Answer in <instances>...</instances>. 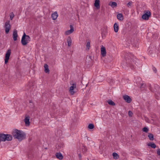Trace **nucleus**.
Returning a JSON list of instances; mask_svg holds the SVG:
<instances>
[{
    "mask_svg": "<svg viewBox=\"0 0 160 160\" xmlns=\"http://www.w3.org/2000/svg\"><path fill=\"white\" fill-rule=\"evenodd\" d=\"M114 31L115 32H117L118 30V25L116 23H115L113 26Z\"/></svg>",
    "mask_w": 160,
    "mask_h": 160,
    "instance_id": "a211bd4d",
    "label": "nucleus"
},
{
    "mask_svg": "<svg viewBox=\"0 0 160 160\" xmlns=\"http://www.w3.org/2000/svg\"><path fill=\"white\" fill-rule=\"evenodd\" d=\"M128 114L129 116L131 117L132 116L133 113H132V112L131 111H129L128 112Z\"/></svg>",
    "mask_w": 160,
    "mask_h": 160,
    "instance_id": "7c9ffc66",
    "label": "nucleus"
},
{
    "mask_svg": "<svg viewBox=\"0 0 160 160\" xmlns=\"http://www.w3.org/2000/svg\"><path fill=\"white\" fill-rule=\"evenodd\" d=\"M68 45V47H70L72 44V40L70 37H68L67 39Z\"/></svg>",
    "mask_w": 160,
    "mask_h": 160,
    "instance_id": "f3484780",
    "label": "nucleus"
},
{
    "mask_svg": "<svg viewBox=\"0 0 160 160\" xmlns=\"http://www.w3.org/2000/svg\"><path fill=\"white\" fill-rule=\"evenodd\" d=\"M152 70H153V71L155 73H156L157 72V70L156 68L155 67H153Z\"/></svg>",
    "mask_w": 160,
    "mask_h": 160,
    "instance_id": "2f4dec72",
    "label": "nucleus"
},
{
    "mask_svg": "<svg viewBox=\"0 0 160 160\" xmlns=\"http://www.w3.org/2000/svg\"><path fill=\"white\" fill-rule=\"evenodd\" d=\"M94 127V125L92 124H90L88 126V128L91 129H93Z\"/></svg>",
    "mask_w": 160,
    "mask_h": 160,
    "instance_id": "c85d7f7f",
    "label": "nucleus"
},
{
    "mask_svg": "<svg viewBox=\"0 0 160 160\" xmlns=\"http://www.w3.org/2000/svg\"><path fill=\"white\" fill-rule=\"evenodd\" d=\"M148 145L149 146H150L153 148H155L156 147V145L154 143L150 142L148 144Z\"/></svg>",
    "mask_w": 160,
    "mask_h": 160,
    "instance_id": "b1692460",
    "label": "nucleus"
},
{
    "mask_svg": "<svg viewBox=\"0 0 160 160\" xmlns=\"http://www.w3.org/2000/svg\"><path fill=\"white\" fill-rule=\"evenodd\" d=\"M124 99L128 103H130L131 101V99L130 97L128 95H125L123 96Z\"/></svg>",
    "mask_w": 160,
    "mask_h": 160,
    "instance_id": "4468645a",
    "label": "nucleus"
},
{
    "mask_svg": "<svg viewBox=\"0 0 160 160\" xmlns=\"http://www.w3.org/2000/svg\"><path fill=\"white\" fill-rule=\"evenodd\" d=\"M30 38L28 35H26L25 33L24 32L22 37L21 42L23 45H27L30 41Z\"/></svg>",
    "mask_w": 160,
    "mask_h": 160,
    "instance_id": "7ed1b4c3",
    "label": "nucleus"
},
{
    "mask_svg": "<svg viewBox=\"0 0 160 160\" xmlns=\"http://www.w3.org/2000/svg\"><path fill=\"white\" fill-rule=\"evenodd\" d=\"M44 71L46 73H49V70L48 68V67L47 64H45L44 65Z\"/></svg>",
    "mask_w": 160,
    "mask_h": 160,
    "instance_id": "412c9836",
    "label": "nucleus"
},
{
    "mask_svg": "<svg viewBox=\"0 0 160 160\" xmlns=\"http://www.w3.org/2000/svg\"><path fill=\"white\" fill-rule=\"evenodd\" d=\"M77 91L75 83H71V86L69 88V92L72 95H73Z\"/></svg>",
    "mask_w": 160,
    "mask_h": 160,
    "instance_id": "20e7f679",
    "label": "nucleus"
},
{
    "mask_svg": "<svg viewBox=\"0 0 160 160\" xmlns=\"http://www.w3.org/2000/svg\"><path fill=\"white\" fill-rule=\"evenodd\" d=\"M117 18L120 21H122L123 18L122 15L121 13H119L117 15Z\"/></svg>",
    "mask_w": 160,
    "mask_h": 160,
    "instance_id": "aec40b11",
    "label": "nucleus"
},
{
    "mask_svg": "<svg viewBox=\"0 0 160 160\" xmlns=\"http://www.w3.org/2000/svg\"><path fill=\"white\" fill-rule=\"evenodd\" d=\"M83 149H84L85 150L86 149V148L85 147H83Z\"/></svg>",
    "mask_w": 160,
    "mask_h": 160,
    "instance_id": "e433bc0d",
    "label": "nucleus"
},
{
    "mask_svg": "<svg viewBox=\"0 0 160 160\" xmlns=\"http://www.w3.org/2000/svg\"><path fill=\"white\" fill-rule=\"evenodd\" d=\"M145 120L146 121V122H150V123L151 122H149V121H148V118H146Z\"/></svg>",
    "mask_w": 160,
    "mask_h": 160,
    "instance_id": "f704fd0d",
    "label": "nucleus"
},
{
    "mask_svg": "<svg viewBox=\"0 0 160 160\" xmlns=\"http://www.w3.org/2000/svg\"><path fill=\"white\" fill-rule=\"evenodd\" d=\"M70 30L66 31L64 32V34L68 35L72 33L74 31V28L72 25L70 26Z\"/></svg>",
    "mask_w": 160,
    "mask_h": 160,
    "instance_id": "6e6552de",
    "label": "nucleus"
},
{
    "mask_svg": "<svg viewBox=\"0 0 160 160\" xmlns=\"http://www.w3.org/2000/svg\"><path fill=\"white\" fill-rule=\"evenodd\" d=\"M12 134L14 138L19 141H21L25 138V134L22 131L15 129L13 131Z\"/></svg>",
    "mask_w": 160,
    "mask_h": 160,
    "instance_id": "f257e3e1",
    "label": "nucleus"
},
{
    "mask_svg": "<svg viewBox=\"0 0 160 160\" xmlns=\"http://www.w3.org/2000/svg\"><path fill=\"white\" fill-rule=\"evenodd\" d=\"M138 86L142 90H143L145 89L146 85L142 82L138 84Z\"/></svg>",
    "mask_w": 160,
    "mask_h": 160,
    "instance_id": "9b49d317",
    "label": "nucleus"
},
{
    "mask_svg": "<svg viewBox=\"0 0 160 160\" xmlns=\"http://www.w3.org/2000/svg\"><path fill=\"white\" fill-rule=\"evenodd\" d=\"M30 117L29 115H26L25 116L24 121L25 123V125L26 127H28L30 125Z\"/></svg>",
    "mask_w": 160,
    "mask_h": 160,
    "instance_id": "0eeeda50",
    "label": "nucleus"
},
{
    "mask_svg": "<svg viewBox=\"0 0 160 160\" xmlns=\"http://www.w3.org/2000/svg\"><path fill=\"white\" fill-rule=\"evenodd\" d=\"M56 158L59 160H62L63 158V156L61 153L57 152L55 154Z\"/></svg>",
    "mask_w": 160,
    "mask_h": 160,
    "instance_id": "dca6fc26",
    "label": "nucleus"
},
{
    "mask_svg": "<svg viewBox=\"0 0 160 160\" xmlns=\"http://www.w3.org/2000/svg\"><path fill=\"white\" fill-rule=\"evenodd\" d=\"M79 158H80L81 157V155H79Z\"/></svg>",
    "mask_w": 160,
    "mask_h": 160,
    "instance_id": "4c0bfd02",
    "label": "nucleus"
},
{
    "mask_svg": "<svg viewBox=\"0 0 160 160\" xmlns=\"http://www.w3.org/2000/svg\"><path fill=\"white\" fill-rule=\"evenodd\" d=\"M101 54L104 57L106 55V51L105 48L103 46H102L101 48Z\"/></svg>",
    "mask_w": 160,
    "mask_h": 160,
    "instance_id": "f8f14e48",
    "label": "nucleus"
},
{
    "mask_svg": "<svg viewBox=\"0 0 160 160\" xmlns=\"http://www.w3.org/2000/svg\"><path fill=\"white\" fill-rule=\"evenodd\" d=\"M11 28V25L10 24V21L8 20L5 23L4 28L5 29V31L6 33H8Z\"/></svg>",
    "mask_w": 160,
    "mask_h": 160,
    "instance_id": "39448f33",
    "label": "nucleus"
},
{
    "mask_svg": "<svg viewBox=\"0 0 160 160\" xmlns=\"http://www.w3.org/2000/svg\"><path fill=\"white\" fill-rule=\"evenodd\" d=\"M14 15L13 12H12L10 14V18L11 20H12L13 18H14Z\"/></svg>",
    "mask_w": 160,
    "mask_h": 160,
    "instance_id": "cd10ccee",
    "label": "nucleus"
},
{
    "mask_svg": "<svg viewBox=\"0 0 160 160\" xmlns=\"http://www.w3.org/2000/svg\"><path fill=\"white\" fill-rule=\"evenodd\" d=\"M94 6L97 9H99L100 8V0H95L94 3Z\"/></svg>",
    "mask_w": 160,
    "mask_h": 160,
    "instance_id": "2eb2a0df",
    "label": "nucleus"
},
{
    "mask_svg": "<svg viewBox=\"0 0 160 160\" xmlns=\"http://www.w3.org/2000/svg\"><path fill=\"white\" fill-rule=\"evenodd\" d=\"M148 137L150 140H153V136L151 133H149Z\"/></svg>",
    "mask_w": 160,
    "mask_h": 160,
    "instance_id": "a878e982",
    "label": "nucleus"
},
{
    "mask_svg": "<svg viewBox=\"0 0 160 160\" xmlns=\"http://www.w3.org/2000/svg\"><path fill=\"white\" fill-rule=\"evenodd\" d=\"M108 5L112 8H114L117 6V3L115 2H111L109 3Z\"/></svg>",
    "mask_w": 160,
    "mask_h": 160,
    "instance_id": "6ab92c4d",
    "label": "nucleus"
},
{
    "mask_svg": "<svg viewBox=\"0 0 160 160\" xmlns=\"http://www.w3.org/2000/svg\"><path fill=\"white\" fill-rule=\"evenodd\" d=\"M132 2H129L128 4H127V5L128 6V7H129L130 6H131V4H132Z\"/></svg>",
    "mask_w": 160,
    "mask_h": 160,
    "instance_id": "72a5a7b5",
    "label": "nucleus"
},
{
    "mask_svg": "<svg viewBox=\"0 0 160 160\" xmlns=\"http://www.w3.org/2000/svg\"><path fill=\"white\" fill-rule=\"evenodd\" d=\"M143 131L146 132H147L148 131V129L146 127H144L143 128Z\"/></svg>",
    "mask_w": 160,
    "mask_h": 160,
    "instance_id": "c756f323",
    "label": "nucleus"
},
{
    "mask_svg": "<svg viewBox=\"0 0 160 160\" xmlns=\"http://www.w3.org/2000/svg\"><path fill=\"white\" fill-rule=\"evenodd\" d=\"M157 154L158 155H160V149H158L157 150Z\"/></svg>",
    "mask_w": 160,
    "mask_h": 160,
    "instance_id": "473e14b6",
    "label": "nucleus"
},
{
    "mask_svg": "<svg viewBox=\"0 0 160 160\" xmlns=\"http://www.w3.org/2000/svg\"><path fill=\"white\" fill-rule=\"evenodd\" d=\"M112 156L113 157V158L114 159H118L119 158V155L118 154L115 152H113L112 153Z\"/></svg>",
    "mask_w": 160,
    "mask_h": 160,
    "instance_id": "393cba45",
    "label": "nucleus"
},
{
    "mask_svg": "<svg viewBox=\"0 0 160 160\" xmlns=\"http://www.w3.org/2000/svg\"><path fill=\"white\" fill-rule=\"evenodd\" d=\"M107 102L110 105L114 106L115 105V103L111 100H108L107 101Z\"/></svg>",
    "mask_w": 160,
    "mask_h": 160,
    "instance_id": "4be33fe9",
    "label": "nucleus"
},
{
    "mask_svg": "<svg viewBox=\"0 0 160 160\" xmlns=\"http://www.w3.org/2000/svg\"><path fill=\"white\" fill-rule=\"evenodd\" d=\"M58 16V14L57 12H55L54 13H52L51 18L52 20H55L57 19Z\"/></svg>",
    "mask_w": 160,
    "mask_h": 160,
    "instance_id": "ddd939ff",
    "label": "nucleus"
},
{
    "mask_svg": "<svg viewBox=\"0 0 160 160\" xmlns=\"http://www.w3.org/2000/svg\"><path fill=\"white\" fill-rule=\"evenodd\" d=\"M125 57L126 59H129V58H130L131 59H132L133 56L131 54H127Z\"/></svg>",
    "mask_w": 160,
    "mask_h": 160,
    "instance_id": "5701e85b",
    "label": "nucleus"
},
{
    "mask_svg": "<svg viewBox=\"0 0 160 160\" xmlns=\"http://www.w3.org/2000/svg\"><path fill=\"white\" fill-rule=\"evenodd\" d=\"M150 15V12L149 11H148L142 15V18L144 20H147L148 19Z\"/></svg>",
    "mask_w": 160,
    "mask_h": 160,
    "instance_id": "1a4fd4ad",
    "label": "nucleus"
},
{
    "mask_svg": "<svg viewBox=\"0 0 160 160\" xmlns=\"http://www.w3.org/2000/svg\"><path fill=\"white\" fill-rule=\"evenodd\" d=\"M90 48V42H87L86 44V49L88 50Z\"/></svg>",
    "mask_w": 160,
    "mask_h": 160,
    "instance_id": "bb28decb",
    "label": "nucleus"
},
{
    "mask_svg": "<svg viewBox=\"0 0 160 160\" xmlns=\"http://www.w3.org/2000/svg\"><path fill=\"white\" fill-rule=\"evenodd\" d=\"M11 53V50L10 49H8L5 54V63L7 64L9 59V57Z\"/></svg>",
    "mask_w": 160,
    "mask_h": 160,
    "instance_id": "423d86ee",
    "label": "nucleus"
},
{
    "mask_svg": "<svg viewBox=\"0 0 160 160\" xmlns=\"http://www.w3.org/2000/svg\"><path fill=\"white\" fill-rule=\"evenodd\" d=\"M29 103H32V101L30 100V101H29Z\"/></svg>",
    "mask_w": 160,
    "mask_h": 160,
    "instance_id": "c9c22d12",
    "label": "nucleus"
},
{
    "mask_svg": "<svg viewBox=\"0 0 160 160\" xmlns=\"http://www.w3.org/2000/svg\"><path fill=\"white\" fill-rule=\"evenodd\" d=\"M13 38L14 41H16L18 37L17 31L16 30H14L12 34Z\"/></svg>",
    "mask_w": 160,
    "mask_h": 160,
    "instance_id": "9d476101",
    "label": "nucleus"
},
{
    "mask_svg": "<svg viewBox=\"0 0 160 160\" xmlns=\"http://www.w3.org/2000/svg\"><path fill=\"white\" fill-rule=\"evenodd\" d=\"M12 138V135L10 134H5L0 133V142H4L6 141H10Z\"/></svg>",
    "mask_w": 160,
    "mask_h": 160,
    "instance_id": "f03ea898",
    "label": "nucleus"
}]
</instances>
